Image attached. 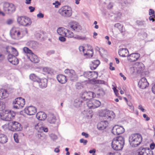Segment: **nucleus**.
I'll return each instance as SVG.
<instances>
[{
  "mask_svg": "<svg viewBox=\"0 0 155 155\" xmlns=\"http://www.w3.org/2000/svg\"><path fill=\"white\" fill-rule=\"evenodd\" d=\"M119 55L120 56L125 57L128 56L129 52L127 48H122L118 51Z\"/></svg>",
  "mask_w": 155,
  "mask_h": 155,
  "instance_id": "bb28decb",
  "label": "nucleus"
},
{
  "mask_svg": "<svg viewBox=\"0 0 155 155\" xmlns=\"http://www.w3.org/2000/svg\"><path fill=\"white\" fill-rule=\"evenodd\" d=\"M25 113L29 115L35 114L37 111L36 108L33 106L28 107L27 108H25Z\"/></svg>",
  "mask_w": 155,
  "mask_h": 155,
  "instance_id": "aec40b11",
  "label": "nucleus"
},
{
  "mask_svg": "<svg viewBox=\"0 0 155 155\" xmlns=\"http://www.w3.org/2000/svg\"><path fill=\"white\" fill-rule=\"evenodd\" d=\"M108 122L106 120L101 121L98 123L97 127V128L100 130H102L105 129L108 126Z\"/></svg>",
  "mask_w": 155,
  "mask_h": 155,
  "instance_id": "4be33fe9",
  "label": "nucleus"
},
{
  "mask_svg": "<svg viewBox=\"0 0 155 155\" xmlns=\"http://www.w3.org/2000/svg\"><path fill=\"white\" fill-rule=\"evenodd\" d=\"M74 102L76 104L75 106L77 107H80L81 105L82 101H78L76 100L74 101Z\"/></svg>",
  "mask_w": 155,
  "mask_h": 155,
  "instance_id": "de8ad7c7",
  "label": "nucleus"
},
{
  "mask_svg": "<svg viewBox=\"0 0 155 155\" xmlns=\"http://www.w3.org/2000/svg\"><path fill=\"white\" fill-rule=\"evenodd\" d=\"M13 20H12V19H8L6 21V23L8 25H10L12 24L13 23Z\"/></svg>",
  "mask_w": 155,
  "mask_h": 155,
  "instance_id": "603ef678",
  "label": "nucleus"
},
{
  "mask_svg": "<svg viewBox=\"0 0 155 155\" xmlns=\"http://www.w3.org/2000/svg\"><path fill=\"white\" fill-rule=\"evenodd\" d=\"M104 81L103 80H97L96 81V83L98 84H104Z\"/></svg>",
  "mask_w": 155,
  "mask_h": 155,
  "instance_id": "680f3d73",
  "label": "nucleus"
},
{
  "mask_svg": "<svg viewBox=\"0 0 155 155\" xmlns=\"http://www.w3.org/2000/svg\"><path fill=\"white\" fill-rule=\"evenodd\" d=\"M30 44L34 48H36L38 46V44L37 42L35 41H31L30 42Z\"/></svg>",
  "mask_w": 155,
  "mask_h": 155,
  "instance_id": "37998d69",
  "label": "nucleus"
},
{
  "mask_svg": "<svg viewBox=\"0 0 155 155\" xmlns=\"http://www.w3.org/2000/svg\"><path fill=\"white\" fill-rule=\"evenodd\" d=\"M95 95L92 91H85L82 93L81 98L84 101L91 99L95 97Z\"/></svg>",
  "mask_w": 155,
  "mask_h": 155,
  "instance_id": "f8f14e48",
  "label": "nucleus"
},
{
  "mask_svg": "<svg viewBox=\"0 0 155 155\" xmlns=\"http://www.w3.org/2000/svg\"><path fill=\"white\" fill-rule=\"evenodd\" d=\"M39 85L42 88H44L46 87L47 85L48 80L46 78L40 80L38 82Z\"/></svg>",
  "mask_w": 155,
  "mask_h": 155,
  "instance_id": "c756f323",
  "label": "nucleus"
},
{
  "mask_svg": "<svg viewBox=\"0 0 155 155\" xmlns=\"http://www.w3.org/2000/svg\"><path fill=\"white\" fill-rule=\"evenodd\" d=\"M124 131L125 129L123 127L116 125L113 127L112 132L114 135H118L122 134Z\"/></svg>",
  "mask_w": 155,
  "mask_h": 155,
  "instance_id": "ddd939ff",
  "label": "nucleus"
},
{
  "mask_svg": "<svg viewBox=\"0 0 155 155\" xmlns=\"http://www.w3.org/2000/svg\"><path fill=\"white\" fill-rule=\"evenodd\" d=\"M35 127L36 130L40 133L42 132L43 131L46 132L48 131V128L43 125L41 123L37 124L35 126Z\"/></svg>",
  "mask_w": 155,
  "mask_h": 155,
  "instance_id": "412c9836",
  "label": "nucleus"
},
{
  "mask_svg": "<svg viewBox=\"0 0 155 155\" xmlns=\"http://www.w3.org/2000/svg\"><path fill=\"white\" fill-rule=\"evenodd\" d=\"M136 23L138 25L140 26H145L146 25L145 21H140L138 20L137 21Z\"/></svg>",
  "mask_w": 155,
  "mask_h": 155,
  "instance_id": "c03bdc74",
  "label": "nucleus"
},
{
  "mask_svg": "<svg viewBox=\"0 0 155 155\" xmlns=\"http://www.w3.org/2000/svg\"><path fill=\"white\" fill-rule=\"evenodd\" d=\"M107 155H120V154L119 153H109L107 154Z\"/></svg>",
  "mask_w": 155,
  "mask_h": 155,
  "instance_id": "774afa93",
  "label": "nucleus"
},
{
  "mask_svg": "<svg viewBox=\"0 0 155 155\" xmlns=\"http://www.w3.org/2000/svg\"><path fill=\"white\" fill-rule=\"evenodd\" d=\"M93 54V49L92 48H91V50H88V52L87 53H84V55H87L88 56V57L89 58L91 57Z\"/></svg>",
  "mask_w": 155,
  "mask_h": 155,
  "instance_id": "c9c22d12",
  "label": "nucleus"
},
{
  "mask_svg": "<svg viewBox=\"0 0 155 155\" xmlns=\"http://www.w3.org/2000/svg\"><path fill=\"white\" fill-rule=\"evenodd\" d=\"M8 93L6 90L2 89L0 90V99H5L8 96Z\"/></svg>",
  "mask_w": 155,
  "mask_h": 155,
  "instance_id": "cd10ccee",
  "label": "nucleus"
},
{
  "mask_svg": "<svg viewBox=\"0 0 155 155\" xmlns=\"http://www.w3.org/2000/svg\"><path fill=\"white\" fill-rule=\"evenodd\" d=\"M27 33V31L26 28L19 29L18 28L16 27L13 28L10 32L11 37L15 40H19Z\"/></svg>",
  "mask_w": 155,
  "mask_h": 155,
  "instance_id": "f257e3e1",
  "label": "nucleus"
},
{
  "mask_svg": "<svg viewBox=\"0 0 155 155\" xmlns=\"http://www.w3.org/2000/svg\"><path fill=\"white\" fill-rule=\"evenodd\" d=\"M27 57L31 61L35 63H37L39 61L38 58L33 53L30 55H27Z\"/></svg>",
  "mask_w": 155,
  "mask_h": 155,
  "instance_id": "5701e85b",
  "label": "nucleus"
},
{
  "mask_svg": "<svg viewBox=\"0 0 155 155\" xmlns=\"http://www.w3.org/2000/svg\"><path fill=\"white\" fill-rule=\"evenodd\" d=\"M140 56V54L138 53H133L127 56V60L130 62H134L137 60Z\"/></svg>",
  "mask_w": 155,
  "mask_h": 155,
  "instance_id": "dca6fc26",
  "label": "nucleus"
},
{
  "mask_svg": "<svg viewBox=\"0 0 155 155\" xmlns=\"http://www.w3.org/2000/svg\"><path fill=\"white\" fill-rule=\"evenodd\" d=\"M149 85V83L145 77L142 78L138 83V85L139 87L143 89L146 88Z\"/></svg>",
  "mask_w": 155,
  "mask_h": 155,
  "instance_id": "2eb2a0df",
  "label": "nucleus"
},
{
  "mask_svg": "<svg viewBox=\"0 0 155 155\" xmlns=\"http://www.w3.org/2000/svg\"><path fill=\"white\" fill-rule=\"evenodd\" d=\"M69 26L71 29L77 32L81 29V27L76 21H72L69 23Z\"/></svg>",
  "mask_w": 155,
  "mask_h": 155,
  "instance_id": "4468645a",
  "label": "nucleus"
},
{
  "mask_svg": "<svg viewBox=\"0 0 155 155\" xmlns=\"http://www.w3.org/2000/svg\"><path fill=\"white\" fill-rule=\"evenodd\" d=\"M100 64V61L97 60H96L92 62V64L90 66L91 70H94L97 68Z\"/></svg>",
  "mask_w": 155,
  "mask_h": 155,
  "instance_id": "7c9ffc66",
  "label": "nucleus"
},
{
  "mask_svg": "<svg viewBox=\"0 0 155 155\" xmlns=\"http://www.w3.org/2000/svg\"><path fill=\"white\" fill-rule=\"evenodd\" d=\"M23 51L27 55H30L31 53H32V51L27 47H25L23 48Z\"/></svg>",
  "mask_w": 155,
  "mask_h": 155,
  "instance_id": "e433bc0d",
  "label": "nucleus"
},
{
  "mask_svg": "<svg viewBox=\"0 0 155 155\" xmlns=\"http://www.w3.org/2000/svg\"><path fill=\"white\" fill-rule=\"evenodd\" d=\"M65 73L67 75L68 77L70 80L73 81H76L78 79V77L75 71L72 69H67L64 71Z\"/></svg>",
  "mask_w": 155,
  "mask_h": 155,
  "instance_id": "1a4fd4ad",
  "label": "nucleus"
},
{
  "mask_svg": "<svg viewBox=\"0 0 155 155\" xmlns=\"http://www.w3.org/2000/svg\"><path fill=\"white\" fill-rule=\"evenodd\" d=\"M47 120L50 124H54L57 120V119L54 114H51L48 115Z\"/></svg>",
  "mask_w": 155,
  "mask_h": 155,
  "instance_id": "393cba45",
  "label": "nucleus"
},
{
  "mask_svg": "<svg viewBox=\"0 0 155 155\" xmlns=\"http://www.w3.org/2000/svg\"><path fill=\"white\" fill-rule=\"evenodd\" d=\"M17 21L20 25L24 26H28L31 23V19L28 17H19L17 18Z\"/></svg>",
  "mask_w": 155,
  "mask_h": 155,
  "instance_id": "0eeeda50",
  "label": "nucleus"
},
{
  "mask_svg": "<svg viewBox=\"0 0 155 155\" xmlns=\"http://www.w3.org/2000/svg\"><path fill=\"white\" fill-rule=\"evenodd\" d=\"M13 107L15 109L21 108L24 107L25 104L24 99L21 97L16 98L13 102Z\"/></svg>",
  "mask_w": 155,
  "mask_h": 155,
  "instance_id": "423d86ee",
  "label": "nucleus"
},
{
  "mask_svg": "<svg viewBox=\"0 0 155 155\" xmlns=\"http://www.w3.org/2000/svg\"><path fill=\"white\" fill-rule=\"evenodd\" d=\"M53 5H55V8H58V6L60 5L59 2L58 1H56L55 3H53Z\"/></svg>",
  "mask_w": 155,
  "mask_h": 155,
  "instance_id": "bf43d9fd",
  "label": "nucleus"
},
{
  "mask_svg": "<svg viewBox=\"0 0 155 155\" xmlns=\"http://www.w3.org/2000/svg\"><path fill=\"white\" fill-rule=\"evenodd\" d=\"M59 40L61 41L64 42L65 41L66 38L64 36H61L59 37Z\"/></svg>",
  "mask_w": 155,
  "mask_h": 155,
  "instance_id": "5fc2aeb1",
  "label": "nucleus"
},
{
  "mask_svg": "<svg viewBox=\"0 0 155 155\" xmlns=\"http://www.w3.org/2000/svg\"><path fill=\"white\" fill-rule=\"evenodd\" d=\"M100 93L98 94V95H99L100 96H103L105 94V92L104 90L102 89H101L100 90Z\"/></svg>",
  "mask_w": 155,
  "mask_h": 155,
  "instance_id": "864d4df0",
  "label": "nucleus"
},
{
  "mask_svg": "<svg viewBox=\"0 0 155 155\" xmlns=\"http://www.w3.org/2000/svg\"><path fill=\"white\" fill-rule=\"evenodd\" d=\"M37 16L38 18H42L44 17V14L41 12H39L37 15Z\"/></svg>",
  "mask_w": 155,
  "mask_h": 155,
  "instance_id": "6e6d98bb",
  "label": "nucleus"
},
{
  "mask_svg": "<svg viewBox=\"0 0 155 155\" xmlns=\"http://www.w3.org/2000/svg\"><path fill=\"white\" fill-rule=\"evenodd\" d=\"M87 104L89 108L94 109L99 107L101 103L98 100L92 99L87 102Z\"/></svg>",
  "mask_w": 155,
  "mask_h": 155,
  "instance_id": "9b49d317",
  "label": "nucleus"
},
{
  "mask_svg": "<svg viewBox=\"0 0 155 155\" xmlns=\"http://www.w3.org/2000/svg\"><path fill=\"white\" fill-rule=\"evenodd\" d=\"M7 137L4 134H0V143H4L7 141Z\"/></svg>",
  "mask_w": 155,
  "mask_h": 155,
  "instance_id": "f704fd0d",
  "label": "nucleus"
},
{
  "mask_svg": "<svg viewBox=\"0 0 155 155\" xmlns=\"http://www.w3.org/2000/svg\"><path fill=\"white\" fill-rule=\"evenodd\" d=\"M83 75L85 77L88 79H90L91 78V71L85 72Z\"/></svg>",
  "mask_w": 155,
  "mask_h": 155,
  "instance_id": "a19ab883",
  "label": "nucleus"
},
{
  "mask_svg": "<svg viewBox=\"0 0 155 155\" xmlns=\"http://www.w3.org/2000/svg\"><path fill=\"white\" fill-rule=\"evenodd\" d=\"M7 59L10 63L13 65H17L19 61L18 59L12 54H8Z\"/></svg>",
  "mask_w": 155,
  "mask_h": 155,
  "instance_id": "a211bd4d",
  "label": "nucleus"
},
{
  "mask_svg": "<svg viewBox=\"0 0 155 155\" xmlns=\"http://www.w3.org/2000/svg\"><path fill=\"white\" fill-rule=\"evenodd\" d=\"M30 78L31 80L35 82L36 81L39 82V81H40V79L39 77L34 74H31L30 75Z\"/></svg>",
  "mask_w": 155,
  "mask_h": 155,
  "instance_id": "72a5a7b5",
  "label": "nucleus"
},
{
  "mask_svg": "<svg viewBox=\"0 0 155 155\" xmlns=\"http://www.w3.org/2000/svg\"><path fill=\"white\" fill-rule=\"evenodd\" d=\"M5 103L0 101V111L3 110L5 108Z\"/></svg>",
  "mask_w": 155,
  "mask_h": 155,
  "instance_id": "a18cd8bd",
  "label": "nucleus"
},
{
  "mask_svg": "<svg viewBox=\"0 0 155 155\" xmlns=\"http://www.w3.org/2000/svg\"><path fill=\"white\" fill-rule=\"evenodd\" d=\"M9 129L12 131H19L21 130L22 127L21 125L17 122L12 121L9 124Z\"/></svg>",
  "mask_w": 155,
  "mask_h": 155,
  "instance_id": "6e6552de",
  "label": "nucleus"
},
{
  "mask_svg": "<svg viewBox=\"0 0 155 155\" xmlns=\"http://www.w3.org/2000/svg\"><path fill=\"white\" fill-rule=\"evenodd\" d=\"M15 115V114L14 112L12 113L11 112H9L8 114H5L4 115V119L3 120L6 121H9L11 119V117H14Z\"/></svg>",
  "mask_w": 155,
  "mask_h": 155,
  "instance_id": "c85d7f7f",
  "label": "nucleus"
},
{
  "mask_svg": "<svg viewBox=\"0 0 155 155\" xmlns=\"http://www.w3.org/2000/svg\"><path fill=\"white\" fill-rule=\"evenodd\" d=\"M11 49L13 55L15 56H17L18 54V53L16 49L13 47H12Z\"/></svg>",
  "mask_w": 155,
  "mask_h": 155,
  "instance_id": "79ce46f5",
  "label": "nucleus"
},
{
  "mask_svg": "<svg viewBox=\"0 0 155 155\" xmlns=\"http://www.w3.org/2000/svg\"><path fill=\"white\" fill-rule=\"evenodd\" d=\"M73 38L78 40H84L86 39V38L85 37L81 36L78 35H74Z\"/></svg>",
  "mask_w": 155,
  "mask_h": 155,
  "instance_id": "58836bf2",
  "label": "nucleus"
},
{
  "mask_svg": "<svg viewBox=\"0 0 155 155\" xmlns=\"http://www.w3.org/2000/svg\"><path fill=\"white\" fill-rule=\"evenodd\" d=\"M28 8L30 10V12H34L35 10V8L31 6L29 7Z\"/></svg>",
  "mask_w": 155,
  "mask_h": 155,
  "instance_id": "0e129e2a",
  "label": "nucleus"
},
{
  "mask_svg": "<svg viewBox=\"0 0 155 155\" xmlns=\"http://www.w3.org/2000/svg\"><path fill=\"white\" fill-rule=\"evenodd\" d=\"M152 92L155 94V84L152 87Z\"/></svg>",
  "mask_w": 155,
  "mask_h": 155,
  "instance_id": "338daca9",
  "label": "nucleus"
},
{
  "mask_svg": "<svg viewBox=\"0 0 155 155\" xmlns=\"http://www.w3.org/2000/svg\"><path fill=\"white\" fill-rule=\"evenodd\" d=\"M124 144V138L122 136H119L113 139L112 142V147L114 150H119L122 149Z\"/></svg>",
  "mask_w": 155,
  "mask_h": 155,
  "instance_id": "7ed1b4c3",
  "label": "nucleus"
},
{
  "mask_svg": "<svg viewBox=\"0 0 155 155\" xmlns=\"http://www.w3.org/2000/svg\"><path fill=\"white\" fill-rule=\"evenodd\" d=\"M58 12L62 16L65 17H70L72 14L71 9L68 6H64L62 7L59 9Z\"/></svg>",
  "mask_w": 155,
  "mask_h": 155,
  "instance_id": "20e7f679",
  "label": "nucleus"
},
{
  "mask_svg": "<svg viewBox=\"0 0 155 155\" xmlns=\"http://www.w3.org/2000/svg\"><path fill=\"white\" fill-rule=\"evenodd\" d=\"M154 10L152 9H150L149 12V15H150L154 14Z\"/></svg>",
  "mask_w": 155,
  "mask_h": 155,
  "instance_id": "69168bd1",
  "label": "nucleus"
},
{
  "mask_svg": "<svg viewBox=\"0 0 155 155\" xmlns=\"http://www.w3.org/2000/svg\"><path fill=\"white\" fill-rule=\"evenodd\" d=\"M3 9L6 13L11 14L15 11L16 8L13 4L5 2L3 4Z\"/></svg>",
  "mask_w": 155,
  "mask_h": 155,
  "instance_id": "39448f33",
  "label": "nucleus"
},
{
  "mask_svg": "<svg viewBox=\"0 0 155 155\" xmlns=\"http://www.w3.org/2000/svg\"><path fill=\"white\" fill-rule=\"evenodd\" d=\"M143 117L144 118H146V121H148L150 119V118L148 117L147 115L146 114H143Z\"/></svg>",
  "mask_w": 155,
  "mask_h": 155,
  "instance_id": "052dcab7",
  "label": "nucleus"
},
{
  "mask_svg": "<svg viewBox=\"0 0 155 155\" xmlns=\"http://www.w3.org/2000/svg\"><path fill=\"white\" fill-rule=\"evenodd\" d=\"M115 27L118 28L122 34L124 35L125 34L124 29L123 28V26L119 23H117L115 24L114 25Z\"/></svg>",
  "mask_w": 155,
  "mask_h": 155,
  "instance_id": "473e14b6",
  "label": "nucleus"
},
{
  "mask_svg": "<svg viewBox=\"0 0 155 155\" xmlns=\"http://www.w3.org/2000/svg\"><path fill=\"white\" fill-rule=\"evenodd\" d=\"M113 6V3L112 2H110L107 6L108 8L109 9L111 8Z\"/></svg>",
  "mask_w": 155,
  "mask_h": 155,
  "instance_id": "e2e57ef3",
  "label": "nucleus"
},
{
  "mask_svg": "<svg viewBox=\"0 0 155 155\" xmlns=\"http://www.w3.org/2000/svg\"><path fill=\"white\" fill-rule=\"evenodd\" d=\"M98 75V73L96 71H91V78H96Z\"/></svg>",
  "mask_w": 155,
  "mask_h": 155,
  "instance_id": "ea45409f",
  "label": "nucleus"
},
{
  "mask_svg": "<svg viewBox=\"0 0 155 155\" xmlns=\"http://www.w3.org/2000/svg\"><path fill=\"white\" fill-rule=\"evenodd\" d=\"M135 155H153V151L147 148H140L136 151Z\"/></svg>",
  "mask_w": 155,
  "mask_h": 155,
  "instance_id": "9d476101",
  "label": "nucleus"
},
{
  "mask_svg": "<svg viewBox=\"0 0 155 155\" xmlns=\"http://www.w3.org/2000/svg\"><path fill=\"white\" fill-rule=\"evenodd\" d=\"M80 142L81 143H83L84 145H86L87 142V140H85L84 139H81L80 140Z\"/></svg>",
  "mask_w": 155,
  "mask_h": 155,
  "instance_id": "3c124183",
  "label": "nucleus"
},
{
  "mask_svg": "<svg viewBox=\"0 0 155 155\" xmlns=\"http://www.w3.org/2000/svg\"><path fill=\"white\" fill-rule=\"evenodd\" d=\"M57 78L58 81L62 84L66 83L67 81L66 77L62 74L57 75Z\"/></svg>",
  "mask_w": 155,
  "mask_h": 155,
  "instance_id": "a878e982",
  "label": "nucleus"
},
{
  "mask_svg": "<svg viewBox=\"0 0 155 155\" xmlns=\"http://www.w3.org/2000/svg\"><path fill=\"white\" fill-rule=\"evenodd\" d=\"M113 63L112 62H110V69L112 71L114 70H115V68L112 66Z\"/></svg>",
  "mask_w": 155,
  "mask_h": 155,
  "instance_id": "13d9d810",
  "label": "nucleus"
},
{
  "mask_svg": "<svg viewBox=\"0 0 155 155\" xmlns=\"http://www.w3.org/2000/svg\"><path fill=\"white\" fill-rule=\"evenodd\" d=\"M18 137V135L17 133H15L14 134L13 137L15 142L16 143H18L19 141Z\"/></svg>",
  "mask_w": 155,
  "mask_h": 155,
  "instance_id": "49530a36",
  "label": "nucleus"
},
{
  "mask_svg": "<svg viewBox=\"0 0 155 155\" xmlns=\"http://www.w3.org/2000/svg\"><path fill=\"white\" fill-rule=\"evenodd\" d=\"M51 138L53 140H54L57 139V137L54 134H51L50 136Z\"/></svg>",
  "mask_w": 155,
  "mask_h": 155,
  "instance_id": "8fccbe9b",
  "label": "nucleus"
},
{
  "mask_svg": "<svg viewBox=\"0 0 155 155\" xmlns=\"http://www.w3.org/2000/svg\"><path fill=\"white\" fill-rule=\"evenodd\" d=\"M66 30L63 28H59L57 29V32L59 35L62 36H65L66 34Z\"/></svg>",
  "mask_w": 155,
  "mask_h": 155,
  "instance_id": "2f4dec72",
  "label": "nucleus"
},
{
  "mask_svg": "<svg viewBox=\"0 0 155 155\" xmlns=\"http://www.w3.org/2000/svg\"><path fill=\"white\" fill-rule=\"evenodd\" d=\"M67 32L65 36L68 38H73L74 36V33L69 30H66Z\"/></svg>",
  "mask_w": 155,
  "mask_h": 155,
  "instance_id": "4c0bfd02",
  "label": "nucleus"
},
{
  "mask_svg": "<svg viewBox=\"0 0 155 155\" xmlns=\"http://www.w3.org/2000/svg\"><path fill=\"white\" fill-rule=\"evenodd\" d=\"M135 67L138 73H143V71L144 69V65L141 62H137L135 63Z\"/></svg>",
  "mask_w": 155,
  "mask_h": 155,
  "instance_id": "6ab92c4d",
  "label": "nucleus"
},
{
  "mask_svg": "<svg viewBox=\"0 0 155 155\" xmlns=\"http://www.w3.org/2000/svg\"><path fill=\"white\" fill-rule=\"evenodd\" d=\"M76 88L78 89H80L83 88V86H82L81 84L79 82L77 83L76 85Z\"/></svg>",
  "mask_w": 155,
  "mask_h": 155,
  "instance_id": "09e8293b",
  "label": "nucleus"
},
{
  "mask_svg": "<svg viewBox=\"0 0 155 155\" xmlns=\"http://www.w3.org/2000/svg\"><path fill=\"white\" fill-rule=\"evenodd\" d=\"M81 135L83 136H85V137L86 138H88L89 137V134H88L84 132H82L81 133Z\"/></svg>",
  "mask_w": 155,
  "mask_h": 155,
  "instance_id": "4d7b16f0",
  "label": "nucleus"
},
{
  "mask_svg": "<svg viewBox=\"0 0 155 155\" xmlns=\"http://www.w3.org/2000/svg\"><path fill=\"white\" fill-rule=\"evenodd\" d=\"M103 117H105V119H107L109 120L114 119L115 115L114 112L112 111L106 110L103 114Z\"/></svg>",
  "mask_w": 155,
  "mask_h": 155,
  "instance_id": "f3484780",
  "label": "nucleus"
},
{
  "mask_svg": "<svg viewBox=\"0 0 155 155\" xmlns=\"http://www.w3.org/2000/svg\"><path fill=\"white\" fill-rule=\"evenodd\" d=\"M37 118L40 120H44L47 117V115L43 112H39L36 115Z\"/></svg>",
  "mask_w": 155,
  "mask_h": 155,
  "instance_id": "b1692460",
  "label": "nucleus"
},
{
  "mask_svg": "<svg viewBox=\"0 0 155 155\" xmlns=\"http://www.w3.org/2000/svg\"><path fill=\"white\" fill-rule=\"evenodd\" d=\"M142 135L139 134H132L129 137V141L130 146L134 147H138L142 141Z\"/></svg>",
  "mask_w": 155,
  "mask_h": 155,
  "instance_id": "f03ea898",
  "label": "nucleus"
}]
</instances>
